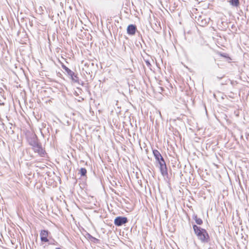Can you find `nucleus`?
I'll list each match as a JSON object with an SVG mask.
<instances>
[{
    "instance_id": "nucleus-3",
    "label": "nucleus",
    "mask_w": 249,
    "mask_h": 249,
    "mask_svg": "<svg viewBox=\"0 0 249 249\" xmlns=\"http://www.w3.org/2000/svg\"><path fill=\"white\" fill-rule=\"evenodd\" d=\"M127 222V218L125 217L118 216L114 220V224L117 226H121Z\"/></svg>"
},
{
    "instance_id": "nucleus-6",
    "label": "nucleus",
    "mask_w": 249,
    "mask_h": 249,
    "mask_svg": "<svg viewBox=\"0 0 249 249\" xmlns=\"http://www.w3.org/2000/svg\"><path fill=\"white\" fill-rule=\"evenodd\" d=\"M67 74L71 76V80L75 82V83H78L79 82V78L77 76V74H75L74 72L71 71L70 69H69L68 71H66Z\"/></svg>"
},
{
    "instance_id": "nucleus-14",
    "label": "nucleus",
    "mask_w": 249,
    "mask_h": 249,
    "mask_svg": "<svg viewBox=\"0 0 249 249\" xmlns=\"http://www.w3.org/2000/svg\"><path fill=\"white\" fill-rule=\"evenodd\" d=\"M144 61H145V64H146V66L148 68H150L151 66V64L150 62H149V61L148 60H145Z\"/></svg>"
},
{
    "instance_id": "nucleus-15",
    "label": "nucleus",
    "mask_w": 249,
    "mask_h": 249,
    "mask_svg": "<svg viewBox=\"0 0 249 249\" xmlns=\"http://www.w3.org/2000/svg\"><path fill=\"white\" fill-rule=\"evenodd\" d=\"M62 67L66 71L69 70V68L63 64L62 65Z\"/></svg>"
},
{
    "instance_id": "nucleus-7",
    "label": "nucleus",
    "mask_w": 249,
    "mask_h": 249,
    "mask_svg": "<svg viewBox=\"0 0 249 249\" xmlns=\"http://www.w3.org/2000/svg\"><path fill=\"white\" fill-rule=\"evenodd\" d=\"M41 241L47 242L48 241L47 236H48V231L46 230H42L40 233Z\"/></svg>"
},
{
    "instance_id": "nucleus-2",
    "label": "nucleus",
    "mask_w": 249,
    "mask_h": 249,
    "mask_svg": "<svg viewBox=\"0 0 249 249\" xmlns=\"http://www.w3.org/2000/svg\"><path fill=\"white\" fill-rule=\"evenodd\" d=\"M160 165V169L161 174L164 176L168 175L167 169L163 159L158 161Z\"/></svg>"
},
{
    "instance_id": "nucleus-13",
    "label": "nucleus",
    "mask_w": 249,
    "mask_h": 249,
    "mask_svg": "<svg viewBox=\"0 0 249 249\" xmlns=\"http://www.w3.org/2000/svg\"><path fill=\"white\" fill-rule=\"evenodd\" d=\"M80 172L82 176H84L86 175L87 170L84 168H81L80 169Z\"/></svg>"
},
{
    "instance_id": "nucleus-11",
    "label": "nucleus",
    "mask_w": 249,
    "mask_h": 249,
    "mask_svg": "<svg viewBox=\"0 0 249 249\" xmlns=\"http://www.w3.org/2000/svg\"><path fill=\"white\" fill-rule=\"evenodd\" d=\"M193 219L195 220L196 223L198 225H201L203 223L202 220L200 218H198L196 215H194L193 216Z\"/></svg>"
},
{
    "instance_id": "nucleus-9",
    "label": "nucleus",
    "mask_w": 249,
    "mask_h": 249,
    "mask_svg": "<svg viewBox=\"0 0 249 249\" xmlns=\"http://www.w3.org/2000/svg\"><path fill=\"white\" fill-rule=\"evenodd\" d=\"M28 142L32 147L39 143L37 138L36 136H33V137L29 138L28 139Z\"/></svg>"
},
{
    "instance_id": "nucleus-16",
    "label": "nucleus",
    "mask_w": 249,
    "mask_h": 249,
    "mask_svg": "<svg viewBox=\"0 0 249 249\" xmlns=\"http://www.w3.org/2000/svg\"><path fill=\"white\" fill-rule=\"evenodd\" d=\"M222 56H224V57H226L225 55H223V54H221Z\"/></svg>"
},
{
    "instance_id": "nucleus-5",
    "label": "nucleus",
    "mask_w": 249,
    "mask_h": 249,
    "mask_svg": "<svg viewBox=\"0 0 249 249\" xmlns=\"http://www.w3.org/2000/svg\"><path fill=\"white\" fill-rule=\"evenodd\" d=\"M210 18H203L202 16H199L197 18V23L201 26H206L209 22Z\"/></svg>"
},
{
    "instance_id": "nucleus-4",
    "label": "nucleus",
    "mask_w": 249,
    "mask_h": 249,
    "mask_svg": "<svg viewBox=\"0 0 249 249\" xmlns=\"http://www.w3.org/2000/svg\"><path fill=\"white\" fill-rule=\"evenodd\" d=\"M35 152L37 153L41 157H44L45 154V150L42 148V146L39 143L32 147Z\"/></svg>"
},
{
    "instance_id": "nucleus-8",
    "label": "nucleus",
    "mask_w": 249,
    "mask_h": 249,
    "mask_svg": "<svg viewBox=\"0 0 249 249\" xmlns=\"http://www.w3.org/2000/svg\"><path fill=\"white\" fill-rule=\"evenodd\" d=\"M137 30L135 25L133 24L129 25L127 28V33L130 35H134L136 33Z\"/></svg>"
},
{
    "instance_id": "nucleus-12",
    "label": "nucleus",
    "mask_w": 249,
    "mask_h": 249,
    "mask_svg": "<svg viewBox=\"0 0 249 249\" xmlns=\"http://www.w3.org/2000/svg\"><path fill=\"white\" fill-rule=\"evenodd\" d=\"M230 3L233 6L238 7L239 5V0H230Z\"/></svg>"
},
{
    "instance_id": "nucleus-17",
    "label": "nucleus",
    "mask_w": 249,
    "mask_h": 249,
    "mask_svg": "<svg viewBox=\"0 0 249 249\" xmlns=\"http://www.w3.org/2000/svg\"><path fill=\"white\" fill-rule=\"evenodd\" d=\"M56 249H60V248H56Z\"/></svg>"
},
{
    "instance_id": "nucleus-1",
    "label": "nucleus",
    "mask_w": 249,
    "mask_h": 249,
    "mask_svg": "<svg viewBox=\"0 0 249 249\" xmlns=\"http://www.w3.org/2000/svg\"><path fill=\"white\" fill-rule=\"evenodd\" d=\"M193 229L197 238L202 242H208L209 236L207 231L196 225H193Z\"/></svg>"
},
{
    "instance_id": "nucleus-10",
    "label": "nucleus",
    "mask_w": 249,
    "mask_h": 249,
    "mask_svg": "<svg viewBox=\"0 0 249 249\" xmlns=\"http://www.w3.org/2000/svg\"><path fill=\"white\" fill-rule=\"evenodd\" d=\"M153 155L157 161L162 160L163 157L161 156L160 152L157 150H154L153 151Z\"/></svg>"
}]
</instances>
